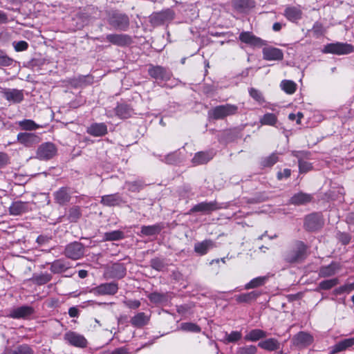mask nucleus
Wrapping results in <instances>:
<instances>
[{
	"mask_svg": "<svg viewBox=\"0 0 354 354\" xmlns=\"http://www.w3.org/2000/svg\"><path fill=\"white\" fill-rule=\"evenodd\" d=\"M28 47V44L25 41H19L14 43L15 50L17 52L26 50H27Z\"/></svg>",
	"mask_w": 354,
	"mask_h": 354,
	"instance_id": "55",
	"label": "nucleus"
},
{
	"mask_svg": "<svg viewBox=\"0 0 354 354\" xmlns=\"http://www.w3.org/2000/svg\"><path fill=\"white\" fill-rule=\"evenodd\" d=\"M106 39L110 43L120 46H123L129 44L131 40L129 36L120 34L107 35Z\"/></svg>",
	"mask_w": 354,
	"mask_h": 354,
	"instance_id": "22",
	"label": "nucleus"
},
{
	"mask_svg": "<svg viewBox=\"0 0 354 354\" xmlns=\"http://www.w3.org/2000/svg\"><path fill=\"white\" fill-rule=\"evenodd\" d=\"M124 304L127 307L133 309H136L140 306V302L138 300H129L124 301Z\"/></svg>",
	"mask_w": 354,
	"mask_h": 354,
	"instance_id": "58",
	"label": "nucleus"
},
{
	"mask_svg": "<svg viewBox=\"0 0 354 354\" xmlns=\"http://www.w3.org/2000/svg\"><path fill=\"white\" fill-rule=\"evenodd\" d=\"M69 265L63 259H57L54 261L51 265L50 270L55 274H59L65 272L69 268Z\"/></svg>",
	"mask_w": 354,
	"mask_h": 354,
	"instance_id": "32",
	"label": "nucleus"
},
{
	"mask_svg": "<svg viewBox=\"0 0 354 354\" xmlns=\"http://www.w3.org/2000/svg\"><path fill=\"white\" fill-rule=\"evenodd\" d=\"M323 52L337 55H344L354 52V46L348 43H331L324 46Z\"/></svg>",
	"mask_w": 354,
	"mask_h": 354,
	"instance_id": "2",
	"label": "nucleus"
},
{
	"mask_svg": "<svg viewBox=\"0 0 354 354\" xmlns=\"http://www.w3.org/2000/svg\"><path fill=\"white\" fill-rule=\"evenodd\" d=\"M17 140L26 147H30L40 141L39 137L33 133H19Z\"/></svg>",
	"mask_w": 354,
	"mask_h": 354,
	"instance_id": "18",
	"label": "nucleus"
},
{
	"mask_svg": "<svg viewBox=\"0 0 354 354\" xmlns=\"http://www.w3.org/2000/svg\"><path fill=\"white\" fill-rule=\"evenodd\" d=\"M181 328L189 332L199 333L201 331V328L198 325L189 322L182 324Z\"/></svg>",
	"mask_w": 354,
	"mask_h": 354,
	"instance_id": "47",
	"label": "nucleus"
},
{
	"mask_svg": "<svg viewBox=\"0 0 354 354\" xmlns=\"http://www.w3.org/2000/svg\"><path fill=\"white\" fill-rule=\"evenodd\" d=\"M259 295V292L257 291H252L250 292L236 295L235 296V299L239 303H248L251 301L255 300Z\"/></svg>",
	"mask_w": 354,
	"mask_h": 354,
	"instance_id": "35",
	"label": "nucleus"
},
{
	"mask_svg": "<svg viewBox=\"0 0 354 354\" xmlns=\"http://www.w3.org/2000/svg\"><path fill=\"white\" fill-rule=\"evenodd\" d=\"M111 354H130L128 349L124 347H120L115 349Z\"/></svg>",
	"mask_w": 354,
	"mask_h": 354,
	"instance_id": "64",
	"label": "nucleus"
},
{
	"mask_svg": "<svg viewBox=\"0 0 354 354\" xmlns=\"http://www.w3.org/2000/svg\"><path fill=\"white\" fill-rule=\"evenodd\" d=\"M237 111L238 106L236 105L225 104L214 107L209 112V115L214 120H222L227 116L235 115Z\"/></svg>",
	"mask_w": 354,
	"mask_h": 354,
	"instance_id": "1",
	"label": "nucleus"
},
{
	"mask_svg": "<svg viewBox=\"0 0 354 354\" xmlns=\"http://www.w3.org/2000/svg\"><path fill=\"white\" fill-rule=\"evenodd\" d=\"M116 115L122 119L129 118L134 113L133 109L127 104H119L115 108Z\"/></svg>",
	"mask_w": 354,
	"mask_h": 354,
	"instance_id": "31",
	"label": "nucleus"
},
{
	"mask_svg": "<svg viewBox=\"0 0 354 354\" xmlns=\"http://www.w3.org/2000/svg\"><path fill=\"white\" fill-rule=\"evenodd\" d=\"M148 73L152 78L162 81H167L171 77V73L161 66L150 65Z\"/></svg>",
	"mask_w": 354,
	"mask_h": 354,
	"instance_id": "9",
	"label": "nucleus"
},
{
	"mask_svg": "<svg viewBox=\"0 0 354 354\" xmlns=\"http://www.w3.org/2000/svg\"><path fill=\"white\" fill-rule=\"evenodd\" d=\"M260 123L262 125L273 126L277 122V118L274 113H266L260 118Z\"/></svg>",
	"mask_w": 354,
	"mask_h": 354,
	"instance_id": "41",
	"label": "nucleus"
},
{
	"mask_svg": "<svg viewBox=\"0 0 354 354\" xmlns=\"http://www.w3.org/2000/svg\"><path fill=\"white\" fill-rule=\"evenodd\" d=\"M18 124L22 129L26 131L35 130L39 127L32 120H24L22 121H19Z\"/></svg>",
	"mask_w": 354,
	"mask_h": 354,
	"instance_id": "44",
	"label": "nucleus"
},
{
	"mask_svg": "<svg viewBox=\"0 0 354 354\" xmlns=\"http://www.w3.org/2000/svg\"><path fill=\"white\" fill-rule=\"evenodd\" d=\"M291 174V171L289 169H284L282 171L277 174V178L281 180L283 178H288Z\"/></svg>",
	"mask_w": 354,
	"mask_h": 354,
	"instance_id": "60",
	"label": "nucleus"
},
{
	"mask_svg": "<svg viewBox=\"0 0 354 354\" xmlns=\"http://www.w3.org/2000/svg\"><path fill=\"white\" fill-rule=\"evenodd\" d=\"M345 349L343 346L342 342H339L332 347V350H331L330 353L332 354H334V353H336L338 352L343 351Z\"/></svg>",
	"mask_w": 354,
	"mask_h": 354,
	"instance_id": "61",
	"label": "nucleus"
},
{
	"mask_svg": "<svg viewBox=\"0 0 354 354\" xmlns=\"http://www.w3.org/2000/svg\"><path fill=\"white\" fill-rule=\"evenodd\" d=\"M281 88L288 94H292L295 92L297 84L291 80H283L281 82Z\"/></svg>",
	"mask_w": 354,
	"mask_h": 354,
	"instance_id": "42",
	"label": "nucleus"
},
{
	"mask_svg": "<svg viewBox=\"0 0 354 354\" xmlns=\"http://www.w3.org/2000/svg\"><path fill=\"white\" fill-rule=\"evenodd\" d=\"M233 6L240 11H245L254 7V2L252 0H234Z\"/></svg>",
	"mask_w": 354,
	"mask_h": 354,
	"instance_id": "36",
	"label": "nucleus"
},
{
	"mask_svg": "<svg viewBox=\"0 0 354 354\" xmlns=\"http://www.w3.org/2000/svg\"><path fill=\"white\" fill-rule=\"evenodd\" d=\"M302 15L301 10L297 7H288L284 11V16L291 21H296L301 19Z\"/></svg>",
	"mask_w": 354,
	"mask_h": 354,
	"instance_id": "28",
	"label": "nucleus"
},
{
	"mask_svg": "<svg viewBox=\"0 0 354 354\" xmlns=\"http://www.w3.org/2000/svg\"><path fill=\"white\" fill-rule=\"evenodd\" d=\"M100 203L105 206H116L122 203L119 194H109L102 196Z\"/></svg>",
	"mask_w": 354,
	"mask_h": 354,
	"instance_id": "25",
	"label": "nucleus"
},
{
	"mask_svg": "<svg viewBox=\"0 0 354 354\" xmlns=\"http://www.w3.org/2000/svg\"><path fill=\"white\" fill-rule=\"evenodd\" d=\"M53 196L56 203L64 205L70 202L71 192L68 187H62L53 193Z\"/></svg>",
	"mask_w": 354,
	"mask_h": 354,
	"instance_id": "14",
	"label": "nucleus"
},
{
	"mask_svg": "<svg viewBox=\"0 0 354 354\" xmlns=\"http://www.w3.org/2000/svg\"><path fill=\"white\" fill-rule=\"evenodd\" d=\"M118 290L117 283L110 282L102 283L92 289L91 292L95 295H113Z\"/></svg>",
	"mask_w": 354,
	"mask_h": 354,
	"instance_id": "8",
	"label": "nucleus"
},
{
	"mask_svg": "<svg viewBox=\"0 0 354 354\" xmlns=\"http://www.w3.org/2000/svg\"><path fill=\"white\" fill-rule=\"evenodd\" d=\"M341 268L342 266L339 263L333 261L328 266H322L319 270L318 275L322 278L332 277L340 271Z\"/></svg>",
	"mask_w": 354,
	"mask_h": 354,
	"instance_id": "15",
	"label": "nucleus"
},
{
	"mask_svg": "<svg viewBox=\"0 0 354 354\" xmlns=\"http://www.w3.org/2000/svg\"><path fill=\"white\" fill-rule=\"evenodd\" d=\"M241 338V333L239 331H232L226 335V339L229 342H235Z\"/></svg>",
	"mask_w": 354,
	"mask_h": 354,
	"instance_id": "52",
	"label": "nucleus"
},
{
	"mask_svg": "<svg viewBox=\"0 0 354 354\" xmlns=\"http://www.w3.org/2000/svg\"><path fill=\"white\" fill-rule=\"evenodd\" d=\"M313 197L310 194L299 192L290 198V203L294 205H305L311 201Z\"/></svg>",
	"mask_w": 354,
	"mask_h": 354,
	"instance_id": "29",
	"label": "nucleus"
},
{
	"mask_svg": "<svg viewBox=\"0 0 354 354\" xmlns=\"http://www.w3.org/2000/svg\"><path fill=\"white\" fill-rule=\"evenodd\" d=\"M278 161V156L272 153L270 156L264 158L261 160V165L263 167H272Z\"/></svg>",
	"mask_w": 354,
	"mask_h": 354,
	"instance_id": "46",
	"label": "nucleus"
},
{
	"mask_svg": "<svg viewBox=\"0 0 354 354\" xmlns=\"http://www.w3.org/2000/svg\"><path fill=\"white\" fill-rule=\"evenodd\" d=\"M127 269L123 263H115L109 266L106 275L111 279H122L126 275Z\"/></svg>",
	"mask_w": 354,
	"mask_h": 354,
	"instance_id": "11",
	"label": "nucleus"
},
{
	"mask_svg": "<svg viewBox=\"0 0 354 354\" xmlns=\"http://www.w3.org/2000/svg\"><path fill=\"white\" fill-rule=\"evenodd\" d=\"M258 346L268 351H274L280 348L279 342L274 338H269L259 343Z\"/></svg>",
	"mask_w": 354,
	"mask_h": 354,
	"instance_id": "27",
	"label": "nucleus"
},
{
	"mask_svg": "<svg viewBox=\"0 0 354 354\" xmlns=\"http://www.w3.org/2000/svg\"><path fill=\"white\" fill-rule=\"evenodd\" d=\"M35 313L32 307L22 306L10 310L9 317L13 319H28Z\"/></svg>",
	"mask_w": 354,
	"mask_h": 354,
	"instance_id": "13",
	"label": "nucleus"
},
{
	"mask_svg": "<svg viewBox=\"0 0 354 354\" xmlns=\"http://www.w3.org/2000/svg\"><path fill=\"white\" fill-rule=\"evenodd\" d=\"M8 156L4 153H0V167L6 165L8 163Z\"/></svg>",
	"mask_w": 354,
	"mask_h": 354,
	"instance_id": "63",
	"label": "nucleus"
},
{
	"mask_svg": "<svg viewBox=\"0 0 354 354\" xmlns=\"http://www.w3.org/2000/svg\"><path fill=\"white\" fill-rule=\"evenodd\" d=\"M303 116H304L303 113H301V112H298L297 114L290 113L289 115H288V118L290 120H296L297 123V124H300L301 123V120L303 118Z\"/></svg>",
	"mask_w": 354,
	"mask_h": 354,
	"instance_id": "59",
	"label": "nucleus"
},
{
	"mask_svg": "<svg viewBox=\"0 0 354 354\" xmlns=\"http://www.w3.org/2000/svg\"><path fill=\"white\" fill-rule=\"evenodd\" d=\"M163 227L160 223H157L153 225H143L141 227L140 233L144 236H153L158 234Z\"/></svg>",
	"mask_w": 354,
	"mask_h": 354,
	"instance_id": "30",
	"label": "nucleus"
},
{
	"mask_svg": "<svg viewBox=\"0 0 354 354\" xmlns=\"http://www.w3.org/2000/svg\"><path fill=\"white\" fill-rule=\"evenodd\" d=\"M299 171L301 173H306V172L309 171L310 170H311L312 165L308 162L300 160H299Z\"/></svg>",
	"mask_w": 354,
	"mask_h": 354,
	"instance_id": "53",
	"label": "nucleus"
},
{
	"mask_svg": "<svg viewBox=\"0 0 354 354\" xmlns=\"http://www.w3.org/2000/svg\"><path fill=\"white\" fill-rule=\"evenodd\" d=\"M263 58L267 61H281L283 59V51L277 48L268 46L263 48Z\"/></svg>",
	"mask_w": 354,
	"mask_h": 354,
	"instance_id": "12",
	"label": "nucleus"
},
{
	"mask_svg": "<svg viewBox=\"0 0 354 354\" xmlns=\"http://www.w3.org/2000/svg\"><path fill=\"white\" fill-rule=\"evenodd\" d=\"M150 263L151 266L158 271L162 270L165 266L163 260L158 258L151 259Z\"/></svg>",
	"mask_w": 354,
	"mask_h": 354,
	"instance_id": "50",
	"label": "nucleus"
},
{
	"mask_svg": "<svg viewBox=\"0 0 354 354\" xmlns=\"http://www.w3.org/2000/svg\"><path fill=\"white\" fill-rule=\"evenodd\" d=\"M257 348L254 345L241 347L237 351V354H256Z\"/></svg>",
	"mask_w": 354,
	"mask_h": 354,
	"instance_id": "49",
	"label": "nucleus"
},
{
	"mask_svg": "<svg viewBox=\"0 0 354 354\" xmlns=\"http://www.w3.org/2000/svg\"><path fill=\"white\" fill-rule=\"evenodd\" d=\"M239 39L241 42L254 47H262L266 45V41L255 36L251 32H242Z\"/></svg>",
	"mask_w": 354,
	"mask_h": 354,
	"instance_id": "10",
	"label": "nucleus"
},
{
	"mask_svg": "<svg viewBox=\"0 0 354 354\" xmlns=\"http://www.w3.org/2000/svg\"><path fill=\"white\" fill-rule=\"evenodd\" d=\"M213 247V242L210 240H205L202 242L197 243L194 245V251L201 254H205L207 251Z\"/></svg>",
	"mask_w": 354,
	"mask_h": 354,
	"instance_id": "34",
	"label": "nucleus"
},
{
	"mask_svg": "<svg viewBox=\"0 0 354 354\" xmlns=\"http://www.w3.org/2000/svg\"><path fill=\"white\" fill-rule=\"evenodd\" d=\"M87 133L95 137H100L107 133V126L106 124L93 123L87 128Z\"/></svg>",
	"mask_w": 354,
	"mask_h": 354,
	"instance_id": "21",
	"label": "nucleus"
},
{
	"mask_svg": "<svg viewBox=\"0 0 354 354\" xmlns=\"http://www.w3.org/2000/svg\"><path fill=\"white\" fill-rule=\"evenodd\" d=\"M341 342L345 350L349 347L354 346V337L345 339Z\"/></svg>",
	"mask_w": 354,
	"mask_h": 354,
	"instance_id": "62",
	"label": "nucleus"
},
{
	"mask_svg": "<svg viewBox=\"0 0 354 354\" xmlns=\"http://www.w3.org/2000/svg\"><path fill=\"white\" fill-rule=\"evenodd\" d=\"M57 153L55 145L51 142L41 144L37 150L36 157L39 160H49Z\"/></svg>",
	"mask_w": 354,
	"mask_h": 354,
	"instance_id": "6",
	"label": "nucleus"
},
{
	"mask_svg": "<svg viewBox=\"0 0 354 354\" xmlns=\"http://www.w3.org/2000/svg\"><path fill=\"white\" fill-rule=\"evenodd\" d=\"M148 298L149 300L155 304H162L167 301V297L165 294L159 292H152L149 295Z\"/></svg>",
	"mask_w": 354,
	"mask_h": 354,
	"instance_id": "43",
	"label": "nucleus"
},
{
	"mask_svg": "<svg viewBox=\"0 0 354 354\" xmlns=\"http://www.w3.org/2000/svg\"><path fill=\"white\" fill-rule=\"evenodd\" d=\"M109 23L115 29L126 30L129 26V19L124 14L113 12L109 18Z\"/></svg>",
	"mask_w": 354,
	"mask_h": 354,
	"instance_id": "5",
	"label": "nucleus"
},
{
	"mask_svg": "<svg viewBox=\"0 0 354 354\" xmlns=\"http://www.w3.org/2000/svg\"><path fill=\"white\" fill-rule=\"evenodd\" d=\"M33 351L28 344H21L12 348L11 347H5L1 354H32Z\"/></svg>",
	"mask_w": 354,
	"mask_h": 354,
	"instance_id": "24",
	"label": "nucleus"
},
{
	"mask_svg": "<svg viewBox=\"0 0 354 354\" xmlns=\"http://www.w3.org/2000/svg\"><path fill=\"white\" fill-rule=\"evenodd\" d=\"M81 213L80 208L73 207L70 209L68 218L71 221H76L80 217Z\"/></svg>",
	"mask_w": 354,
	"mask_h": 354,
	"instance_id": "51",
	"label": "nucleus"
},
{
	"mask_svg": "<svg viewBox=\"0 0 354 354\" xmlns=\"http://www.w3.org/2000/svg\"><path fill=\"white\" fill-rule=\"evenodd\" d=\"M213 156L214 154L212 152L200 151L194 155L192 162L197 165L205 164L212 159Z\"/></svg>",
	"mask_w": 354,
	"mask_h": 354,
	"instance_id": "33",
	"label": "nucleus"
},
{
	"mask_svg": "<svg viewBox=\"0 0 354 354\" xmlns=\"http://www.w3.org/2000/svg\"><path fill=\"white\" fill-rule=\"evenodd\" d=\"M124 233L120 230H114L112 232H106L104 234V240L107 241H118L124 239Z\"/></svg>",
	"mask_w": 354,
	"mask_h": 354,
	"instance_id": "39",
	"label": "nucleus"
},
{
	"mask_svg": "<svg viewBox=\"0 0 354 354\" xmlns=\"http://www.w3.org/2000/svg\"><path fill=\"white\" fill-rule=\"evenodd\" d=\"M219 208L216 201L213 202H202L194 205L191 209L192 212H201L203 213H209Z\"/></svg>",
	"mask_w": 354,
	"mask_h": 354,
	"instance_id": "20",
	"label": "nucleus"
},
{
	"mask_svg": "<svg viewBox=\"0 0 354 354\" xmlns=\"http://www.w3.org/2000/svg\"><path fill=\"white\" fill-rule=\"evenodd\" d=\"M64 339L70 345L75 347L85 348L87 346L86 339L82 335L73 331L66 333Z\"/></svg>",
	"mask_w": 354,
	"mask_h": 354,
	"instance_id": "7",
	"label": "nucleus"
},
{
	"mask_svg": "<svg viewBox=\"0 0 354 354\" xmlns=\"http://www.w3.org/2000/svg\"><path fill=\"white\" fill-rule=\"evenodd\" d=\"M322 225L321 216L318 214H311L306 217L305 227L308 230L315 231Z\"/></svg>",
	"mask_w": 354,
	"mask_h": 354,
	"instance_id": "19",
	"label": "nucleus"
},
{
	"mask_svg": "<svg viewBox=\"0 0 354 354\" xmlns=\"http://www.w3.org/2000/svg\"><path fill=\"white\" fill-rule=\"evenodd\" d=\"M306 249V246L302 242L297 243L295 247L286 253V261L289 263H297L302 261L305 258Z\"/></svg>",
	"mask_w": 354,
	"mask_h": 354,
	"instance_id": "3",
	"label": "nucleus"
},
{
	"mask_svg": "<svg viewBox=\"0 0 354 354\" xmlns=\"http://www.w3.org/2000/svg\"><path fill=\"white\" fill-rule=\"evenodd\" d=\"M268 279V277L267 276L254 278L245 286V288L246 290H249L261 286L266 283Z\"/></svg>",
	"mask_w": 354,
	"mask_h": 354,
	"instance_id": "38",
	"label": "nucleus"
},
{
	"mask_svg": "<svg viewBox=\"0 0 354 354\" xmlns=\"http://www.w3.org/2000/svg\"><path fill=\"white\" fill-rule=\"evenodd\" d=\"M339 282V281L337 278L322 281L319 283L317 290H330L337 286Z\"/></svg>",
	"mask_w": 354,
	"mask_h": 354,
	"instance_id": "40",
	"label": "nucleus"
},
{
	"mask_svg": "<svg viewBox=\"0 0 354 354\" xmlns=\"http://www.w3.org/2000/svg\"><path fill=\"white\" fill-rule=\"evenodd\" d=\"M13 63V59L0 50V66H9Z\"/></svg>",
	"mask_w": 354,
	"mask_h": 354,
	"instance_id": "48",
	"label": "nucleus"
},
{
	"mask_svg": "<svg viewBox=\"0 0 354 354\" xmlns=\"http://www.w3.org/2000/svg\"><path fill=\"white\" fill-rule=\"evenodd\" d=\"M150 319V315L140 312L131 318L130 323L136 328H141L147 325Z\"/></svg>",
	"mask_w": 354,
	"mask_h": 354,
	"instance_id": "23",
	"label": "nucleus"
},
{
	"mask_svg": "<svg viewBox=\"0 0 354 354\" xmlns=\"http://www.w3.org/2000/svg\"><path fill=\"white\" fill-rule=\"evenodd\" d=\"M10 214L19 215L28 211V203L22 201L12 203L9 208Z\"/></svg>",
	"mask_w": 354,
	"mask_h": 354,
	"instance_id": "26",
	"label": "nucleus"
},
{
	"mask_svg": "<svg viewBox=\"0 0 354 354\" xmlns=\"http://www.w3.org/2000/svg\"><path fill=\"white\" fill-rule=\"evenodd\" d=\"M84 254V246L82 243L75 241L68 244L64 250V255L73 260L81 259Z\"/></svg>",
	"mask_w": 354,
	"mask_h": 354,
	"instance_id": "4",
	"label": "nucleus"
},
{
	"mask_svg": "<svg viewBox=\"0 0 354 354\" xmlns=\"http://www.w3.org/2000/svg\"><path fill=\"white\" fill-rule=\"evenodd\" d=\"M266 333L261 329H254L250 330L245 336V339L252 342H256L260 339L266 337Z\"/></svg>",
	"mask_w": 354,
	"mask_h": 354,
	"instance_id": "37",
	"label": "nucleus"
},
{
	"mask_svg": "<svg viewBox=\"0 0 354 354\" xmlns=\"http://www.w3.org/2000/svg\"><path fill=\"white\" fill-rule=\"evenodd\" d=\"M127 185L129 190L131 192H138L142 188V184L137 181L127 183Z\"/></svg>",
	"mask_w": 354,
	"mask_h": 354,
	"instance_id": "56",
	"label": "nucleus"
},
{
	"mask_svg": "<svg viewBox=\"0 0 354 354\" xmlns=\"http://www.w3.org/2000/svg\"><path fill=\"white\" fill-rule=\"evenodd\" d=\"M3 97L9 102L19 103L24 99L23 91L15 88H4L2 91Z\"/></svg>",
	"mask_w": 354,
	"mask_h": 354,
	"instance_id": "17",
	"label": "nucleus"
},
{
	"mask_svg": "<svg viewBox=\"0 0 354 354\" xmlns=\"http://www.w3.org/2000/svg\"><path fill=\"white\" fill-rule=\"evenodd\" d=\"M338 239L344 245L349 243L351 236L346 233H339L337 234Z\"/></svg>",
	"mask_w": 354,
	"mask_h": 354,
	"instance_id": "57",
	"label": "nucleus"
},
{
	"mask_svg": "<svg viewBox=\"0 0 354 354\" xmlns=\"http://www.w3.org/2000/svg\"><path fill=\"white\" fill-rule=\"evenodd\" d=\"M249 93H250V96L254 98L255 100L258 101V102H261L263 101V96H262V94L261 93L254 88H251L249 91Z\"/></svg>",
	"mask_w": 354,
	"mask_h": 354,
	"instance_id": "54",
	"label": "nucleus"
},
{
	"mask_svg": "<svg viewBox=\"0 0 354 354\" xmlns=\"http://www.w3.org/2000/svg\"><path fill=\"white\" fill-rule=\"evenodd\" d=\"M51 275L48 273L41 274L33 277V281L38 285H44L51 280Z\"/></svg>",
	"mask_w": 354,
	"mask_h": 354,
	"instance_id": "45",
	"label": "nucleus"
},
{
	"mask_svg": "<svg viewBox=\"0 0 354 354\" xmlns=\"http://www.w3.org/2000/svg\"><path fill=\"white\" fill-rule=\"evenodd\" d=\"M313 341V337L306 332H299L292 338L293 344L299 348H304L309 346L312 344Z\"/></svg>",
	"mask_w": 354,
	"mask_h": 354,
	"instance_id": "16",
	"label": "nucleus"
}]
</instances>
